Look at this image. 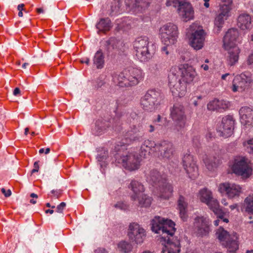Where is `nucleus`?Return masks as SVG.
Returning <instances> with one entry per match:
<instances>
[{
  "label": "nucleus",
  "mask_w": 253,
  "mask_h": 253,
  "mask_svg": "<svg viewBox=\"0 0 253 253\" xmlns=\"http://www.w3.org/2000/svg\"><path fill=\"white\" fill-rule=\"evenodd\" d=\"M144 134L141 125H133L130 127V130L123 133L121 138H119L121 140L117 142L114 149V157L116 163L120 164L126 169L129 171L139 169V157L128 151L126 147L133 142L143 140Z\"/></svg>",
  "instance_id": "obj_1"
},
{
  "label": "nucleus",
  "mask_w": 253,
  "mask_h": 253,
  "mask_svg": "<svg viewBox=\"0 0 253 253\" xmlns=\"http://www.w3.org/2000/svg\"><path fill=\"white\" fill-rule=\"evenodd\" d=\"M152 231L161 235V241L165 242V249L161 253H179L181 251L180 239L173 236L176 229L171 219L156 216L151 220Z\"/></svg>",
  "instance_id": "obj_2"
},
{
  "label": "nucleus",
  "mask_w": 253,
  "mask_h": 253,
  "mask_svg": "<svg viewBox=\"0 0 253 253\" xmlns=\"http://www.w3.org/2000/svg\"><path fill=\"white\" fill-rule=\"evenodd\" d=\"M197 75L194 67L188 64L172 67L168 76L169 85L172 95H180L185 91L186 84L194 80Z\"/></svg>",
  "instance_id": "obj_3"
},
{
  "label": "nucleus",
  "mask_w": 253,
  "mask_h": 253,
  "mask_svg": "<svg viewBox=\"0 0 253 253\" xmlns=\"http://www.w3.org/2000/svg\"><path fill=\"white\" fill-rule=\"evenodd\" d=\"M131 96H120L116 101L117 109L114 111L115 117L107 121L105 119H98L96 121V135H100L104 133L107 128L112 127V129L118 133H121L123 130V124L121 119L125 118V114L119 115L117 111L122 106L128 104L131 100Z\"/></svg>",
  "instance_id": "obj_4"
},
{
  "label": "nucleus",
  "mask_w": 253,
  "mask_h": 253,
  "mask_svg": "<svg viewBox=\"0 0 253 253\" xmlns=\"http://www.w3.org/2000/svg\"><path fill=\"white\" fill-rule=\"evenodd\" d=\"M174 151L173 144L169 141L163 140L155 143L153 141L148 139L145 140L142 144L139 155L145 158L147 156L150 155L151 152H158L160 157L169 160L172 157Z\"/></svg>",
  "instance_id": "obj_5"
},
{
  "label": "nucleus",
  "mask_w": 253,
  "mask_h": 253,
  "mask_svg": "<svg viewBox=\"0 0 253 253\" xmlns=\"http://www.w3.org/2000/svg\"><path fill=\"white\" fill-rule=\"evenodd\" d=\"M149 182L156 187L160 192V198L168 200L172 195L173 187L167 182V179L157 169H153L148 178Z\"/></svg>",
  "instance_id": "obj_6"
},
{
  "label": "nucleus",
  "mask_w": 253,
  "mask_h": 253,
  "mask_svg": "<svg viewBox=\"0 0 253 253\" xmlns=\"http://www.w3.org/2000/svg\"><path fill=\"white\" fill-rule=\"evenodd\" d=\"M133 47L137 59L142 62L152 58L156 51V44L149 42L146 36L137 38L133 42Z\"/></svg>",
  "instance_id": "obj_7"
},
{
  "label": "nucleus",
  "mask_w": 253,
  "mask_h": 253,
  "mask_svg": "<svg viewBox=\"0 0 253 253\" xmlns=\"http://www.w3.org/2000/svg\"><path fill=\"white\" fill-rule=\"evenodd\" d=\"M144 77L143 71L139 68L128 67L124 69L118 76L120 87H129L137 84Z\"/></svg>",
  "instance_id": "obj_8"
},
{
  "label": "nucleus",
  "mask_w": 253,
  "mask_h": 253,
  "mask_svg": "<svg viewBox=\"0 0 253 253\" xmlns=\"http://www.w3.org/2000/svg\"><path fill=\"white\" fill-rule=\"evenodd\" d=\"M178 36L177 26L171 22L163 25L159 30V37L164 45H171L175 44Z\"/></svg>",
  "instance_id": "obj_9"
},
{
  "label": "nucleus",
  "mask_w": 253,
  "mask_h": 253,
  "mask_svg": "<svg viewBox=\"0 0 253 253\" xmlns=\"http://www.w3.org/2000/svg\"><path fill=\"white\" fill-rule=\"evenodd\" d=\"M128 188L133 192L131 196L132 201H138V206L140 207H149L152 203V199L149 196L144 194V187L143 185L139 181L132 180L128 185Z\"/></svg>",
  "instance_id": "obj_10"
},
{
  "label": "nucleus",
  "mask_w": 253,
  "mask_h": 253,
  "mask_svg": "<svg viewBox=\"0 0 253 253\" xmlns=\"http://www.w3.org/2000/svg\"><path fill=\"white\" fill-rule=\"evenodd\" d=\"M170 116L173 121V129L177 132L182 131L184 128L187 117L184 106L180 104L175 103L170 109Z\"/></svg>",
  "instance_id": "obj_11"
},
{
  "label": "nucleus",
  "mask_w": 253,
  "mask_h": 253,
  "mask_svg": "<svg viewBox=\"0 0 253 253\" xmlns=\"http://www.w3.org/2000/svg\"><path fill=\"white\" fill-rule=\"evenodd\" d=\"M231 169L233 173L241 176L244 178H248L252 174L253 169L247 162V159L244 157L235 158Z\"/></svg>",
  "instance_id": "obj_12"
},
{
  "label": "nucleus",
  "mask_w": 253,
  "mask_h": 253,
  "mask_svg": "<svg viewBox=\"0 0 253 253\" xmlns=\"http://www.w3.org/2000/svg\"><path fill=\"white\" fill-rule=\"evenodd\" d=\"M126 236L130 242L141 245L146 237L145 230L136 222L130 223L128 227Z\"/></svg>",
  "instance_id": "obj_13"
},
{
  "label": "nucleus",
  "mask_w": 253,
  "mask_h": 253,
  "mask_svg": "<svg viewBox=\"0 0 253 253\" xmlns=\"http://www.w3.org/2000/svg\"><path fill=\"white\" fill-rule=\"evenodd\" d=\"M188 39V43L194 50L201 49L204 46L206 33L201 29H192L186 34Z\"/></svg>",
  "instance_id": "obj_14"
},
{
  "label": "nucleus",
  "mask_w": 253,
  "mask_h": 253,
  "mask_svg": "<svg viewBox=\"0 0 253 253\" xmlns=\"http://www.w3.org/2000/svg\"><path fill=\"white\" fill-rule=\"evenodd\" d=\"M252 82V74L249 71H245L237 75L233 81L232 90L234 92L244 91L250 86Z\"/></svg>",
  "instance_id": "obj_15"
},
{
  "label": "nucleus",
  "mask_w": 253,
  "mask_h": 253,
  "mask_svg": "<svg viewBox=\"0 0 253 253\" xmlns=\"http://www.w3.org/2000/svg\"><path fill=\"white\" fill-rule=\"evenodd\" d=\"M194 157L189 151L187 152L182 157V163L188 177L195 179L199 175L198 167Z\"/></svg>",
  "instance_id": "obj_16"
},
{
  "label": "nucleus",
  "mask_w": 253,
  "mask_h": 253,
  "mask_svg": "<svg viewBox=\"0 0 253 253\" xmlns=\"http://www.w3.org/2000/svg\"><path fill=\"white\" fill-rule=\"evenodd\" d=\"M235 120L232 115H226L222 118L221 122L217 125V130L220 135L225 138L233 134Z\"/></svg>",
  "instance_id": "obj_17"
},
{
  "label": "nucleus",
  "mask_w": 253,
  "mask_h": 253,
  "mask_svg": "<svg viewBox=\"0 0 253 253\" xmlns=\"http://www.w3.org/2000/svg\"><path fill=\"white\" fill-rule=\"evenodd\" d=\"M218 190L221 195L229 199H233L240 196L242 188L239 185L235 183L223 182L219 184Z\"/></svg>",
  "instance_id": "obj_18"
},
{
  "label": "nucleus",
  "mask_w": 253,
  "mask_h": 253,
  "mask_svg": "<svg viewBox=\"0 0 253 253\" xmlns=\"http://www.w3.org/2000/svg\"><path fill=\"white\" fill-rule=\"evenodd\" d=\"M211 221L207 216H197L194 218V225L197 230V235L204 237L208 235L210 232Z\"/></svg>",
  "instance_id": "obj_19"
},
{
  "label": "nucleus",
  "mask_w": 253,
  "mask_h": 253,
  "mask_svg": "<svg viewBox=\"0 0 253 253\" xmlns=\"http://www.w3.org/2000/svg\"><path fill=\"white\" fill-rule=\"evenodd\" d=\"M239 31L237 28H231L225 32L222 39V47L225 50L231 48L239 41Z\"/></svg>",
  "instance_id": "obj_20"
},
{
  "label": "nucleus",
  "mask_w": 253,
  "mask_h": 253,
  "mask_svg": "<svg viewBox=\"0 0 253 253\" xmlns=\"http://www.w3.org/2000/svg\"><path fill=\"white\" fill-rule=\"evenodd\" d=\"M179 15L183 21H188L194 19V11L192 5L187 0L181 3L177 9Z\"/></svg>",
  "instance_id": "obj_21"
},
{
  "label": "nucleus",
  "mask_w": 253,
  "mask_h": 253,
  "mask_svg": "<svg viewBox=\"0 0 253 253\" xmlns=\"http://www.w3.org/2000/svg\"><path fill=\"white\" fill-rule=\"evenodd\" d=\"M188 203L187 199L182 195H179L177 201V209L179 211V216L183 221H187Z\"/></svg>",
  "instance_id": "obj_22"
},
{
  "label": "nucleus",
  "mask_w": 253,
  "mask_h": 253,
  "mask_svg": "<svg viewBox=\"0 0 253 253\" xmlns=\"http://www.w3.org/2000/svg\"><path fill=\"white\" fill-rule=\"evenodd\" d=\"M140 101L143 109L150 112L153 111L160 104L157 98L153 96H143Z\"/></svg>",
  "instance_id": "obj_23"
},
{
  "label": "nucleus",
  "mask_w": 253,
  "mask_h": 253,
  "mask_svg": "<svg viewBox=\"0 0 253 253\" xmlns=\"http://www.w3.org/2000/svg\"><path fill=\"white\" fill-rule=\"evenodd\" d=\"M105 45L107 50L116 49L120 52H125V43L122 40L117 39L115 37H111L105 42Z\"/></svg>",
  "instance_id": "obj_24"
},
{
  "label": "nucleus",
  "mask_w": 253,
  "mask_h": 253,
  "mask_svg": "<svg viewBox=\"0 0 253 253\" xmlns=\"http://www.w3.org/2000/svg\"><path fill=\"white\" fill-rule=\"evenodd\" d=\"M112 27V24L110 19L108 17L101 18L96 24V32L100 34L105 33L109 31Z\"/></svg>",
  "instance_id": "obj_25"
},
{
  "label": "nucleus",
  "mask_w": 253,
  "mask_h": 253,
  "mask_svg": "<svg viewBox=\"0 0 253 253\" xmlns=\"http://www.w3.org/2000/svg\"><path fill=\"white\" fill-rule=\"evenodd\" d=\"M101 149V151H100V149L97 150L98 154L96 158L97 159L98 165L100 166L101 172L104 173L105 169L108 165L107 159L108 157V151L104 148H102Z\"/></svg>",
  "instance_id": "obj_26"
},
{
  "label": "nucleus",
  "mask_w": 253,
  "mask_h": 253,
  "mask_svg": "<svg viewBox=\"0 0 253 253\" xmlns=\"http://www.w3.org/2000/svg\"><path fill=\"white\" fill-rule=\"evenodd\" d=\"M238 26L243 30L251 28V17L249 14H240L238 18Z\"/></svg>",
  "instance_id": "obj_27"
},
{
  "label": "nucleus",
  "mask_w": 253,
  "mask_h": 253,
  "mask_svg": "<svg viewBox=\"0 0 253 253\" xmlns=\"http://www.w3.org/2000/svg\"><path fill=\"white\" fill-rule=\"evenodd\" d=\"M227 51L229 55L228 58L229 64L231 66H233L238 61L241 50L238 47L234 46Z\"/></svg>",
  "instance_id": "obj_28"
},
{
  "label": "nucleus",
  "mask_w": 253,
  "mask_h": 253,
  "mask_svg": "<svg viewBox=\"0 0 253 253\" xmlns=\"http://www.w3.org/2000/svg\"><path fill=\"white\" fill-rule=\"evenodd\" d=\"M118 250L122 253H130L132 252L133 247L132 243L129 240H121L117 244Z\"/></svg>",
  "instance_id": "obj_29"
},
{
  "label": "nucleus",
  "mask_w": 253,
  "mask_h": 253,
  "mask_svg": "<svg viewBox=\"0 0 253 253\" xmlns=\"http://www.w3.org/2000/svg\"><path fill=\"white\" fill-rule=\"evenodd\" d=\"M242 119L245 120L246 122H250L253 120V110L249 107H242L239 111Z\"/></svg>",
  "instance_id": "obj_30"
},
{
  "label": "nucleus",
  "mask_w": 253,
  "mask_h": 253,
  "mask_svg": "<svg viewBox=\"0 0 253 253\" xmlns=\"http://www.w3.org/2000/svg\"><path fill=\"white\" fill-rule=\"evenodd\" d=\"M242 211L249 214H253V195L246 197L242 207Z\"/></svg>",
  "instance_id": "obj_31"
},
{
  "label": "nucleus",
  "mask_w": 253,
  "mask_h": 253,
  "mask_svg": "<svg viewBox=\"0 0 253 253\" xmlns=\"http://www.w3.org/2000/svg\"><path fill=\"white\" fill-rule=\"evenodd\" d=\"M199 194L201 201L206 204L209 203L213 199L212 192L207 188L200 190Z\"/></svg>",
  "instance_id": "obj_32"
},
{
  "label": "nucleus",
  "mask_w": 253,
  "mask_h": 253,
  "mask_svg": "<svg viewBox=\"0 0 253 253\" xmlns=\"http://www.w3.org/2000/svg\"><path fill=\"white\" fill-rule=\"evenodd\" d=\"M147 0H125L126 8L134 9L139 7H142L141 3H145Z\"/></svg>",
  "instance_id": "obj_33"
},
{
  "label": "nucleus",
  "mask_w": 253,
  "mask_h": 253,
  "mask_svg": "<svg viewBox=\"0 0 253 253\" xmlns=\"http://www.w3.org/2000/svg\"><path fill=\"white\" fill-rule=\"evenodd\" d=\"M105 64L104 55L101 50L96 52V68L101 69L104 67Z\"/></svg>",
  "instance_id": "obj_34"
},
{
  "label": "nucleus",
  "mask_w": 253,
  "mask_h": 253,
  "mask_svg": "<svg viewBox=\"0 0 253 253\" xmlns=\"http://www.w3.org/2000/svg\"><path fill=\"white\" fill-rule=\"evenodd\" d=\"M226 246L229 249V253H236V251L239 249L238 242L236 240L228 238L226 241Z\"/></svg>",
  "instance_id": "obj_35"
},
{
  "label": "nucleus",
  "mask_w": 253,
  "mask_h": 253,
  "mask_svg": "<svg viewBox=\"0 0 253 253\" xmlns=\"http://www.w3.org/2000/svg\"><path fill=\"white\" fill-rule=\"evenodd\" d=\"M221 163V161L215 157H214L211 160H210L206 163L207 168L210 171H213Z\"/></svg>",
  "instance_id": "obj_36"
},
{
  "label": "nucleus",
  "mask_w": 253,
  "mask_h": 253,
  "mask_svg": "<svg viewBox=\"0 0 253 253\" xmlns=\"http://www.w3.org/2000/svg\"><path fill=\"white\" fill-rule=\"evenodd\" d=\"M221 163V161L215 157H214L211 160H210L206 163L207 168L210 171H213Z\"/></svg>",
  "instance_id": "obj_37"
},
{
  "label": "nucleus",
  "mask_w": 253,
  "mask_h": 253,
  "mask_svg": "<svg viewBox=\"0 0 253 253\" xmlns=\"http://www.w3.org/2000/svg\"><path fill=\"white\" fill-rule=\"evenodd\" d=\"M232 5L220 4L219 5V13L226 17L225 19L230 16V12L232 9Z\"/></svg>",
  "instance_id": "obj_38"
},
{
  "label": "nucleus",
  "mask_w": 253,
  "mask_h": 253,
  "mask_svg": "<svg viewBox=\"0 0 253 253\" xmlns=\"http://www.w3.org/2000/svg\"><path fill=\"white\" fill-rule=\"evenodd\" d=\"M216 234L217 235V238L220 241H225L227 237L229 236V233L222 226L219 227L218 231Z\"/></svg>",
  "instance_id": "obj_39"
},
{
  "label": "nucleus",
  "mask_w": 253,
  "mask_h": 253,
  "mask_svg": "<svg viewBox=\"0 0 253 253\" xmlns=\"http://www.w3.org/2000/svg\"><path fill=\"white\" fill-rule=\"evenodd\" d=\"M218 100V112H222V110L228 108L230 105V102L224 99H217Z\"/></svg>",
  "instance_id": "obj_40"
},
{
  "label": "nucleus",
  "mask_w": 253,
  "mask_h": 253,
  "mask_svg": "<svg viewBox=\"0 0 253 253\" xmlns=\"http://www.w3.org/2000/svg\"><path fill=\"white\" fill-rule=\"evenodd\" d=\"M62 195V190L61 189H53L50 191V194H48V198L51 199H59Z\"/></svg>",
  "instance_id": "obj_41"
},
{
  "label": "nucleus",
  "mask_w": 253,
  "mask_h": 253,
  "mask_svg": "<svg viewBox=\"0 0 253 253\" xmlns=\"http://www.w3.org/2000/svg\"><path fill=\"white\" fill-rule=\"evenodd\" d=\"M114 207L123 211L129 210V206L125 202H118L114 205Z\"/></svg>",
  "instance_id": "obj_42"
},
{
  "label": "nucleus",
  "mask_w": 253,
  "mask_h": 253,
  "mask_svg": "<svg viewBox=\"0 0 253 253\" xmlns=\"http://www.w3.org/2000/svg\"><path fill=\"white\" fill-rule=\"evenodd\" d=\"M218 100H216V99H214V100L210 101L207 104V108L209 110L211 111H214L216 110L218 111Z\"/></svg>",
  "instance_id": "obj_43"
},
{
  "label": "nucleus",
  "mask_w": 253,
  "mask_h": 253,
  "mask_svg": "<svg viewBox=\"0 0 253 253\" xmlns=\"http://www.w3.org/2000/svg\"><path fill=\"white\" fill-rule=\"evenodd\" d=\"M209 206L210 210L213 211L215 209H218L219 208V205L217 200H213V199L210 201L209 203L207 204Z\"/></svg>",
  "instance_id": "obj_44"
},
{
  "label": "nucleus",
  "mask_w": 253,
  "mask_h": 253,
  "mask_svg": "<svg viewBox=\"0 0 253 253\" xmlns=\"http://www.w3.org/2000/svg\"><path fill=\"white\" fill-rule=\"evenodd\" d=\"M224 16L221 15V14L219 13L217 15L214 20V25H223L224 24Z\"/></svg>",
  "instance_id": "obj_45"
},
{
  "label": "nucleus",
  "mask_w": 253,
  "mask_h": 253,
  "mask_svg": "<svg viewBox=\"0 0 253 253\" xmlns=\"http://www.w3.org/2000/svg\"><path fill=\"white\" fill-rule=\"evenodd\" d=\"M213 212L218 219H222L225 215V213L220 208L218 209H215V211H213Z\"/></svg>",
  "instance_id": "obj_46"
},
{
  "label": "nucleus",
  "mask_w": 253,
  "mask_h": 253,
  "mask_svg": "<svg viewBox=\"0 0 253 253\" xmlns=\"http://www.w3.org/2000/svg\"><path fill=\"white\" fill-rule=\"evenodd\" d=\"M193 145L196 148H199L201 145L200 137L199 136H194L192 139Z\"/></svg>",
  "instance_id": "obj_47"
},
{
  "label": "nucleus",
  "mask_w": 253,
  "mask_h": 253,
  "mask_svg": "<svg viewBox=\"0 0 253 253\" xmlns=\"http://www.w3.org/2000/svg\"><path fill=\"white\" fill-rule=\"evenodd\" d=\"M223 25H214L213 29V32L216 35H218L222 30Z\"/></svg>",
  "instance_id": "obj_48"
},
{
  "label": "nucleus",
  "mask_w": 253,
  "mask_h": 253,
  "mask_svg": "<svg viewBox=\"0 0 253 253\" xmlns=\"http://www.w3.org/2000/svg\"><path fill=\"white\" fill-rule=\"evenodd\" d=\"M66 203L65 202L61 203L56 207V211L59 213H62L64 208L66 207Z\"/></svg>",
  "instance_id": "obj_49"
},
{
  "label": "nucleus",
  "mask_w": 253,
  "mask_h": 253,
  "mask_svg": "<svg viewBox=\"0 0 253 253\" xmlns=\"http://www.w3.org/2000/svg\"><path fill=\"white\" fill-rule=\"evenodd\" d=\"M172 3L173 4V7H178V6H180L181 3H182L183 1L185 0H171Z\"/></svg>",
  "instance_id": "obj_50"
},
{
  "label": "nucleus",
  "mask_w": 253,
  "mask_h": 253,
  "mask_svg": "<svg viewBox=\"0 0 253 253\" xmlns=\"http://www.w3.org/2000/svg\"><path fill=\"white\" fill-rule=\"evenodd\" d=\"M158 91H159V90L158 89H157V90L155 88L150 89H149L147 91L145 95H152L153 94L155 95L156 93H160L158 92Z\"/></svg>",
  "instance_id": "obj_51"
},
{
  "label": "nucleus",
  "mask_w": 253,
  "mask_h": 253,
  "mask_svg": "<svg viewBox=\"0 0 253 253\" xmlns=\"http://www.w3.org/2000/svg\"><path fill=\"white\" fill-rule=\"evenodd\" d=\"M1 191L6 197H8L11 195V190L9 189L6 190L4 188H2L1 189Z\"/></svg>",
  "instance_id": "obj_52"
},
{
  "label": "nucleus",
  "mask_w": 253,
  "mask_h": 253,
  "mask_svg": "<svg viewBox=\"0 0 253 253\" xmlns=\"http://www.w3.org/2000/svg\"><path fill=\"white\" fill-rule=\"evenodd\" d=\"M247 63L249 65L253 64V52L248 56Z\"/></svg>",
  "instance_id": "obj_53"
},
{
  "label": "nucleus",
  "mask_w": 253,
  "mask_h": 253,
  "mask_svg": "<svg viewBox=\"0 0 253 253\" xmlns=\"http://www.w3.org/2000/svg\"><path fill=\"white\" fill-rule=\"evenodd\" d=\"M89 58H88V57H84V58H82L81 59V62L82 63H85L86 64V65H88L89 64Z\"/></svg>",
  "instance_id": "obj_54"
},
{
  "label": "nucleus",
  "mask_w": 253,
  "mask_h": 253,
  "mask_svg": "<svg viewBox=\"0 0 253 253\" xmlns=\"http://www.w3.org/2000/svg\"><path fill=\"white\" fill-rule=\"evenodd\" d=\"M96 253H108L105 248H98L96 250Z\"/></svg>",
  "instance_id": "obj_55"
},
{
  "label": "nucleus",
  "mask_w": 253,
  "mask_h": 253,
  "mask_svg": "<svg viewBox=\"0 0 253 253\" xmlns=\"http://www.w3.org/2000/svg\"><path fill=\"white\" fill-rule=\"evenodd\" d=\"M169 45H165L163 47L161 48V51L163 53L165 52L166 55H168L169 53V51L168 50V46Z\"/></svg>",
  "instance_id": "obj_56"
},
{
  "label": "nucleus",
  "mask_w": 253,
  "mask_h": 253,
  "mask_svg": "<svg viewBox=\"0 0 253 253\" xmlns=\"http://www.w3.org/2000/svg\"><path fill=\"white\" fill-rule=\"evenodd\" d=\"M221 2L224 3L223 4L232 5L233 4V0H221Z\"/></svg>",
  "instance_id": "obj_57"
},
{
  "label": "nucleus",
  "mask_w": 253,
  "mask_h": 253,
  "mask_svg": "<svg viewBox=\"0 0 253 253\" xmlns=\"http://www.w3.org/2000/svg\"><path fill=\"white\" fill-rule=\"evenodd\" d=\"M21 93L20 88L18 87H15L13 90V95H18Z\"/></svg>",
  "instance_id": "obj_58"
},
{
  "label": "nucleus",
  "mask_w": 253,
  "mask_h": 253,
  "mask_svg": "<svg viewBox=\"0 0 253 253\" xmlns=\"http://www.w3.org/2000/svg\"><path fill=\"white\" fill-rule=\"evenodd\" d=\"M24 4L21 3L18 5L17 6V9L18 11L21 10V11H25V9L24 8Z\"/></svg>",
  "instance_id": "obj_59"
},
{
  "label": "nucleus",
  "mask_w": 253,
  "mask_h": 253,
  "mask_svg": "<svg viewBox=\"0 0 253 253\" xmlns=\"http://www.w3.org/2000/svg\"><path fill=\"white\" fill-rule=\"evenodd\" d=\"M87 85L89 86H92L93 88V87L94 86V83L93 80H89L87 82Z\"/></svg>",
  "instance_id": "obj_60"
},
{
  "label": "nucleus",
  "mask_w": 253,
  "mask_h": 253,
  "mask_svg": "<svg viewBox=\"0 0 253 253\" xmlns=\"http://www.w3.org/2000/svg\"><path fill=\"white\" fill-rule=\"evenodd\" d=\"M154 130L155 128L153 125H151L149 126L148 130L149 132H152L154 131Z\"/></svg>",
  "instance_id": "obj_61"
},
{
  "label": "nucleus",
  "mask_w": 253,
  "mask_h": 253,
  "mask_svg": "<svg viewBox=\"0 0 253 253\" xmlns=\"http://www.w3.org/2000/svg\"><path fill=\"white\" fill-rule=\"evenodd\" d=\"M115 3L117 4V5L119 8H120L121 6V3L122 2L123 0H115Z\"/></svg>",
  "instance_id": "obj_62"
},
{
  "label": "nucleus",
  "mask_w": 253,
  "mask_h": 253,
  "mask_svg": "<svg viewBox=\"0 0 253 253\" xmlns=\"http://www.w3.org/2000/svg\"><path fill=\"white\" fill-rule=\"evenodd\" d=\"M161 115H158L157 116V119L154 120L153 122L155 123H158V122H160L161 121Z\"/></svg>",
  "instance_id": "obj_63"
},
{
  "label": "nucleus",
  "mask_w": 253,
  "mask_h": 253,
  "mask_svg": "<svg viewBox=\"0 0 253 253\" xmlns=\"http://www.w3.org/2000/svg\"><path fill=\"white\" fill-rule=\"evenodd\" d=\"M172 3L171 0H166V5L167 6H170Z\"/></svg>",
  "instance_id": "obj_64"
}]
</instances>
